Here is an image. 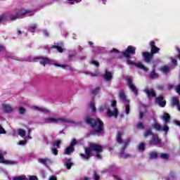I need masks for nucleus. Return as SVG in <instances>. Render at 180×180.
Here are the masks:
<instances>
[{
    "mask_svg": "<svg viewBox=\"0 0 180 180\" xmlns=\"http://www.w3.org/2000/svg\"><path fill=\"white\" fill-rule=\"evenodd\" d=\"M84 153H79V157L82 160L85 161H89L92 157V152H96V158L98 160H102V155L103 153V146L96 143H89V146L84 148Z\"/></svg>",
    "mask_w": 180,
    "mask_h": 180,
    "instance_id": "f257e3e1",
    "label": "nucleus"
},
{
    "mask_svg": "<svg viewBox=\"0 0 180 180\" xmlns=\"http://www.w3.org/2000/svg\"><path fill=\"white\" fill-rule=\"evenodd\" d=\"M122 56L127 58V65H134L136 67V68H139L140 70H143V71H148V68H146L144 65L142 63H136L134 61L130 60L131 58V56H134L136 54V47L133 46H129L125 51L122 52Z\"/></svg>",
    "mask_w": 180,
    "mask_h": 180,
    "instance_id": "f03ea898",
    "label": "nucleus"
},
{
    "mask_svg": "<svg viewBox=\"0 0 180 180\" xmlns=\"http://www.w3.org/2000/svg\"><path fill=\"white\" fill-rule=\"evenodd\" d=\"M85 123H86V124H89V126L92 127V129H94V133H92L91 134H98L103 131L104 124L100 118L94 119L89 117H86Z\"/></svg>",
    "mask_w": 180,
    "mask_h": 180,
    "instance_id": "7ed1b4c3",
    "label": "nucleus"
},
{
    "mask_svg": "<svg viewBox=\"0 0 180 180\" xmlns=\"http://www.w3.org/2000/svg\"><path fill=\"white\" fill-rule=\"evenodd\" d=\"M151 127L153 129H155V130H156L157 131H162V130L163 131H165V133H168V131H169V127H168V125H165L163 126V127H162L161 124L157 122L151 125Z\"/></svg>",
    "mask_w": 180,
    "mask_h": 180,
    "instance_id": "20e7f679",
    "label": "nucleus"
},
{
    "mask_svg": "<svg viewBox=\"0 0 180 180\" xmlns=\"http://www.w3.org/2000/svg\"><path fill=\"white\" fill-rule=\"evenodd\" d=\"M150 146H160L161 144V139L158 136V134H154L149 141Z\"/></svg>",
    "mask_w": 180,
    "mask_h": 180,
    "instance_id": "39448f33",
    "label": "nucleus"
},
{
    "mask_svg": "<svg viewBox=\"0 0 180 180\" xmlns=\"http://www.w3.org/2000/svg\"><path fill=\"white\" fill-rule=\"evenodd\" d=\"M142 56L143 58L144 63H146L147 64L151 63L152 60L154 58V55L150 53V52H143Z\"/></svg>",
    "mask_w": 180,
    "mask_h": 180,
    "instance_id": "423d86ee",
    "label": "nucleus"
},
{
    "mask_svg": "<svg viewBox=\"0 0 180 180\" xmlns=\"http://www.w3.org/2000/svg\"><path fill=\"white\" fill-rule=\"evenodd\" d=\"M32 11L20 9L17 12V15L15 16H13L10 18V20H16L19 16H25V15L30 13Z\"/></svg>",
    "mask_w": 180,
    "mask_h": 180,
    "instance_id": "0eeeda50",
    "label": "nucleus"
},
{
    "mask_svg": "<svg viewBox=\"0 0 180 180\" xmlns=\"http://www.w3.org/2000/svg\"><path fill=\"white\" fill-rule=\"evenodd\" d=\"M149 44L150 47V54L154 56V54H158V53H160V49L155 46V41H150Z\"/></svg>",
    "mask_w": 180,
    "mask_h": 180,
    "instance_id": "6e6552de",
    "label": "nucleus"
},
{
    "mask_svg": "<svg viewBox=\"0 0 180 180\" xmlns=\"http://www.w3.org/2000/svg\"><path fill=\"white\" fill-rule=\"evenodd\" d=\"M155 102L160 106V108H165L167 101L164 100V96H160L155 98Z\"/></svg>",
    "mask_w": 180,
    "mask_h": 180,
    "instance_id": "1a4fd4ad",
    "label": "nucleus"
},
{
    "mask_svg": "<svg viewBox=\"0 0 180 180\" xmlns=\"http://www.w3.org/2000/svg\"><path fill=\"white\" fill-rule=\"evenodd\" d=\"M46 122H52L53 123H56V122H63V123H68V120L65 118H53V117H48L45 118Z\"/></svg>",
    "mask_w": 180,
    "mask_h": 180,
    "instance_id": "9d476101",
    "label": "nucleus"
},
{
    "mask_svg": "<svg viewBox=\"0 0 180 180\" xmlns=\"http://www.w3.org/2000/svg\"><path fill=\"white\" fill-rule=\"evenodd\" d=\"M127 82H128V86L130 88V89L132 91V92H134L135 95H139V90L137 89V88H136V86L133 84V81L131 80V79H128Z\"/></svg>",
    "mask_w": 180,
    "mask_h": 180,
    "instance_id": "9b49d317",
    "label": "nucleus"
},
{
    "mask_svg": "<svg viewBox=\"0 0 180 180\" xmlns=\"http://www.w3.org/2000/svg\"><path fill=\"white\" fill-rule=\"evenodd\" d=\"M34 60H41L39 63L44 67H46V64H50V59L49 58L36 57Z\"/></svg>",
    "mask_w": 180,
    "mask_h": 180,
    "instance_id": "f8f14e48",
    "label": "nucleus"
},
{
    "mask_svg": "<svg viewBox=\"0 0 180 180\" xmlns=\"http://www.w3.org/2000/svg\"><path fill=\"white\" fill-rule=\"evenodd\" d=\"M107 116L108 117H112V116L115 118L119 116V111L117 110V108H115L114 111L110 110V109L107 111Z\"/></svg>",
    "mask_w": 180,
    "mask_h": 180,
    "instance_id": "ddd939ff",
    "label": "nucleus"
},
{
    "mask_svg": "<svg viewBox=\"0 0 180 180\" xmlns=\"http://www.w3.org/2000/svg\"><path fill=\"white\" fill-rule=\"evenodd\" d=\"M120 99L122 101V102H126L127 103H130V100L127 98L126 94L123 90H121L119 93Z\"/></svg>",
    "mask_w": 180,
    "mask_h": 180,
    "instance_id": "4468645a",
    "label": "nucleus"
},
{
    "mask_svg": "<svg viewBox=\"0 0 180 180\" xmlns=\"http://www.w3.org/2000/svg\"><path fill=\"white\" fill-rule=\"evenodd\" d=\"M0 162L1 164H15L14 162L11 160H5V157H4V153L0 150Z\"/></svg>",
    "mask_w": 180,
    "mask_h": 180,
    "instance_id": "2eb2a0df",
    "label": "nucleus"
},
{
    "mask_svg": "<svg viewBox=\"0 0 180 180\" xmlns=\"http://www.w3.org/2000/svg\"><path fill=\"white\" fill-rule=\"evenodd\" d=\"M38 162L42 164L45 167H47L48 164H51V160L49 158H39L38 159Z\"/></svg>",
    "mask_w": 180,
    "mask_h": 180,
    "instance_id": "dca6fc26",
    "label": "nucleus"
},
{
    "mask_svg": "<svg viewBox=\"0 0 180 180\" xmlns=\"http://www.w3.org/2000/svg\"><path fill=\"white\" fill-rule=\"evenodd\" d=\"M144 92L148 95V96H151L152 98H155V91L153 89H146Z\"/></svg>",
    "mask_w": 180,
    "mask_h": 180,
    "instance_id": "f3484780",
    "label": "nucleus"
},
{
    "mask_svg": "<svg viewBox=\"0 0 180 180\" xmlns=\"http://www.w3.org/2000/svg\"><path fill=\"white\" fill-rule=\"evenodd\" d=\"M2 108L4 109V112L6 113H10V112H13V108L12 106L9 105V104H3Z\"/></svg>",
    "mask_w": 180,
    "mask_h": 180,
    "instance_id": "a211bd4d",
    "label": "nucleus"
},
{
    "mask_svg": "<svg viewBox=\"0 0 180 180\" xmlns=\"http://www.w3.org/2000/svg\"><path fill=\"white\" fill-rule=\"evenodd\" d=\"M103 78L104 79H105V81L109 82L111 81V79L113 78V76L112 75V73H110V72L106 70L103 75Z\"/></svg>",
    "mask_w": 180,
    "mask_h": 180,
    "instance_id": "6ab92c4d",
    "label": "nucleus"
},
{
    "mask_svg": "<svg viewBox=\"0 0 180 180\" xmlns=\"http://www.w3.org/2000/svg\"><path fill=\"white\" fill-rule=\"evenodd\" d=\"M179 104V100L176 98V97H173L172 99V107L174 108L175 106H178Z\"/></svg>",
    "mask_w": 180,
    "mask_h": 180,
    "instance_id": "aec40b11",
    "label": "nucleus"
},
{
    "mask_svg": "<svg viewBox=\"0 0 180 180\" xmlns=\"http://www.w3.org/2000/svg\"><path fill=\"white\" fill-rule=\"evenodd\" d=\"M162 119L165 123H168V122L171 120V115H169L167 112H165L163 115Z\"/></svg>",
    "mask_w": 180,
    "mask_h": 180,
    "instance_id": "412c9836",
    "label": "nucleus"
},
{
    "mask_svg": "<svg viewBox=\"0 0 180 180\" xmlns=\"http://www.w3.org/2000/svg\"><path fill=\"white\" fill-rule=\"evenodd\" d=\"M67 162L65 163V165L67 168V169H71L72 165H74V163H72V162H71V159H67Z\"/></svg>",
    "mask_w": 180,
    "mask_h": 180,
    "instance_id": "4be33fe9",
    "label": "nucleus"
},
{
    "mask_svg": "<svg viewBox=\"0 0 180 180\" xmlns=\"http://www.w3.org/2000/svg\"><path fill=\"white\" fill-rule=\"evenodd\" d=\"M117 143H118V144H123V139H122V134L119 131H117Z\"/></svg>",
    "mask_w": 180,
    "mask_h": 180,
    "instance_id": "5701e85b",
    "label": "nucleus"
},
{
    "mask_svg": "<svg viewBox=\"0 0 180 180\" xmlns=\"http://www.w3.org/2000/svg\"><path fill=\"white\" fill-rule=\"evenodd\" d=\"M149 78H150L151 79H155L156 78H158V75L157 74V72H155V70H153L150 72Z\"/></svg>",
    "mask_w": 180,
    "mask_h": 180,
    "instance_id": "b1692460",
    "label": "nucleus"
},
{
    "mask_svg": "<svg viewBox=\"0 0 180 180\" xmlns=\"http://www.w3.org/2000/svg\"><path fill=\"white\" fill-rule=\"evenodd\" d=\"M75 148L74 147L69 146L65 150V154H71V153H74Z\"/></svg>",
    "mask_w": 180,
    "mask_h": 180,
    "instance_id": "393cba45",
    "label": "nucleus"
},
{
    "mask_svg": "<svg viewBox=\"0 0 180 180\" xmlns=\"http://www.w3.org/2000/svg\"><path fill=\"white\" fill-rule=\"evenodd\" d=\"M153 134L154 133L153 132V131H151V129H149L143 134V137L144 139H148V136H153Z\"/></svg>",
    "mask_w": 180,
    "mask_h": 180,
    "instance_id": "a878e982",
    "label": "nucleus"
},
{
    "mask_svg": "<svg viewBox=\"0 0 180 180\" xmlns=\"http://www.w3.org/2000/svg\"><path fill=\"white\" fill-rule=\"evenodd\" d=\"M130 143V141L127 140L124 143V145L122 146V150H121V154H124V150L127 148V146H129Z\"/></svg>",
    "mask_w": 180,
    "mask_h": 180,
    "instance_id": "bb28decb",
    "label": "nucleus"
},
{
    "mask_svg": "<svg viewBox=\"0 0 180 180\" xmlns=\"http://www.w3.org/2000/svg\"><path fill=\"white\" fill-rule=\"evenodd\" d=\"M93 178L94 180H100L101 176L96 172V170L93 171Z\"/></svg>",
    "mask_w": 180,
    "mask_h": 180,
    "instance_id": "cd10ccee",
    "label": "nucleus"
},
{
    "mask_svg": "<svg viewBox=\"0 0 180 180\" xmlns=\"http://www.w3.org/2000/svg\"><path fill=\"white\" fill-rule=\"evenodd\" d=\"M37 25L36 24H32L31 26L29 27L28 30L31 32V33H34Z\"/></svg>",
    "mask_w": 180,
    "mask_h": 180,
    "instance_id": "c85d7f7f",
    "label": "nucleus"
},
{
    "mask_svg": "<svg viewBox=\"0 0 180 180\" xmlns=\"http://www.w3.org/2000/svg\"><path fill=\"white\" fill-rule=\"evenodd\" d=\"M101 92V87H96L94 90L91 91L93 95H98Z\"/></svg>",
    "mask_w": 180,
    "mask_h": 180,
    "instance_id": "c756f323",
    "label": "nucleus"
},
{
    "mask_svg": "<svg viewBox=\"0 0 180 180\" xmlns=\"http://www.w3.org/2000/svg\"><path fill=\"white\" fill-rule=\"evenodd\" d=\"M90 109H91L92 112H96V107H95V103L91 101L89 104Z\"/></svg>",
    "mask_w": 180,
    "mask_h": 180,
    "instance_id": "7c9ffc66",
    "label": "nucleus"
},
{
    "mask_svg": "<svg viewBox=\"0 0 180 180\" xmlns=\"http://www.w3.org/2000/svg\"><path fill=\"white\" fill-rule=\"evenodd\" d=\"M160 158H161L162 160H169V155L167 153H162L160 155Z\"/></svg>",
    "mask_w": 180,
    "mask_h": 180,
    "instance_id": "2f4dec72",
    "label": "nucleus"
},
{
    "mask_svg": "<svg viewBox=\"0 0 180 180\" xmlns=\"http://www.w3.org/2000/svg\"><path fill=\"white\" fill-rule=\"evenodd\" d=\"M150 157L151 160H155V158H158V153L157 152H152L150 154Z\"/></svg>",
    "mask_w": 180,
    "mask_h": 180,
    "instance_id": "473e14b6",
    "label": "nucleus"
},
{
    "mask_svg": "<svg viewBox=\"0 0 180 180\" xmlns=\"http://www.w3.org/2000/svg\"><path fill=\"white\" fill-rule=\"evenodd\" d=\"M52 49H56V50H58V51L59 53H63L64 51V49H63V48L61 46H57V45H53L52 46Z\"/></svg>",
    "mask_w": 180,
    "mask_h": 180,
    "instance_id": "72a5a7b5",
    "label": "nucleus"
},
{
    "mask_svg": "<svg viewBox=\"0 0 180 180\" xmlns=\"http://www.w3.org/2000/svg\"><path fill=\"white\" fill-rule=\"evenodd\" d=\"M60 144H61V141L57 140L53 143V147H56V148H60Z\"/></svg>",
    "mask_w": 180,
    "mask_h": 180,
    "instance_id": "f704fd0d",
    "label": "nucleus"
},
{
    "mask_svg": "<svg viewBox=\"0 0 180 180\" xmlns=\"http://www.w3.org/2000/svg\"><path fill=\"white\" fill-rule=\"evenodd\" d=\"M146 149V144L144 143H141L139 146V151H144Z\"/></svg>",
    "mask_w": 180,
    "mask_h": 180,
    "instance_id": "c9c22d12",
    "label": "nucleus"
},
{
    "mask_svg": "<svg viewBox=\"0 0 180 180\" xmlns=\"http://www.w3.org/2000/svg\"><path fill=\"white\" fill-rule=\"evenodd\" d=\"M53 65H55V67H61V68H63V70H65L67 67H70L68 65H61L58 63H54Z\"/></svg>",
    "mask_w": 180,
    "mask_h": 180,
    "instance_id": "e433bc0d",
    "label": "nucleus"
},
{
    "mask_svg": "<svg viewBox=\"0 0 180 180\" xmlns=\"http://www.w3.org/2000/svg\"><path fill=\"white\" fill-rule=\"evenodd\" d=\"M18 134L21 137H25V136H26V131H25V130H23V129H19Z\"/></svg>",
    "mask_w": 180,
    "mask_h": 180,
    "instance_id": "4c0bfd02",
    "label": "nucleus"
},
{
    "mask_svg": "<svg viewBox=\"0 0 180 180\" xmlns=\"http://www.w3.org/2000/svg\"><path fill=\"white\" fill-rule=\"evenodd\" d=\"M125 112L127 115H129L130 113V103H127L125 106Z\"/></svg>",
    "mask_w": 180,
    "mask_h": 180,
    "instance_id": "58836bf2",
    "label": "nucleus"
},
{
    "mask_svg": "<svg viewBox=\"0 0 180 180\" xmlns=\"http://www.w3.org/2000/svg\"><path fill=\"white\" fill-rule=\"evenodd\" d=\"M136 127L137 129H140L141 130H143L144 129V124H143V122H139L136 124Z\"/></svg>",
    "mask_w": 180,
    "mask_h": 180,
    "instance_id": "ea45409f",
    "label": "nucleus"
},
{
    "mask_svg": "<svg viewBox=\"0 0 180 180\" xmlns=\"http://www.w3.org/2000/svg\"><path fill=\"white\" fill-rule=\"evenodd\" d=\"M162 72H165V74H167V72H169V68L167 66H164L162 68Z\"/></svg>",
    "mask_w": 180,
    "mask_h": 180,
    "instance_id": "a19ab883",
    "label": "nucleus"
},
{
    "mask_svg": "<svg viewBox=\"0 0 180 180\" xmlns=\"http://www.w3.org/2000/svg\"><path fill=\"white\" fill-rule=\"evenodd\" d=\"M169 175V177L172 178V180L176 179V176H175V172H170Z\"/></svg>",
    "mask_w": 180,
    "mask_h": 180,
    "instance_id": "79ce46f5",
    "label": "nucleus"
},
{
    "mask_svg": "<svg viewBox=\"0 0 180 180\" xmlns=\"http://www.w3.org/2000/svg\"><path fill=\"white\" fill-rule=\"evenodd\" d=\"M25 112H26V109H25V108L20 107V108H19L20 115H25Z\"/></svg>",
    "mask_w": 180,
    "mask_h": 180,
    "instance_id": "37998d69",
    "label": "nucleus"
},
{
    "mask_svg": "<svg viewBox=\"0 0 180 180\" xmlns=\"http://www.w3.org/2000/svg\"><path fill=\"white\" fill-rule=\"evenodd\" d=\"M6 16H8V14H3L2 15H0V22H2V20H6Z\"/></svg>",
    "mask_w": 180,
    "mask_h": 180,
    "instance_id": "c03bdc74",
    "label": "nucleus"
},
{
    "mask_svg": "<svg viewBox=\"0 0 180 180\" xmlns=\"http://www.w3.org/2000/svg\"><path fill=\"white\" fill-rule=\"evenodd\" d=\"M0 134H6V131L0 125Z\"/></svg>",
    "mask_w": 180,
    "mask_h": 180,
    "instance_id": "a18cd8bd",
    "label": "nucleus"
},
{
    "mask_svg": "<svg viewBox=\"0 0 180 180\" xmlns=\"http://www.w3.org/2000/svg\"><path fill=\"white\" fill-rule=\"evenodd\" d=\"M13 180H25L26 179L23 176H15V177H13Z\"/></svg>",
    "mask_w": 180,
    "mask_h": 180,
    "instance_id": "49530a36",
    "label": "nucleus"
},
{
    "mask_svg": "<svg viewBox=\"0 0 180 180\" xmlns=\"http://www.w3.org/2000/svg\"><path fill=\"white\" fill-rule=\"evenodd\" d=\"M77 144V139H73L70 143V146L74 147Z\"/></svg>",
    "mask_w": 180,
    "mask_h": 180,
    "instance_id": "de8ad7c7",
    "label": "nucleus"
},
{
    "mask_svg": "<svg viewBox=\"0 0 180 180\" xmlns=\"http://www.w3.org/2000/svg\"><path fill=\"white\" fill-rule=\"evenodd\" d=\"M52 153L54 155H58V150L57 148H52Z\"/></svg>",
    "mask_w": 180,
    "mask_h": 180,
    "instance_id": "09e8293b",
    "label": "nucleus"
},
{
    "mask_svg": "<svg viewBox=\"0 0 180 180\" xmlns=\"http://www.w3.org/2000/svg\"><path fill=\"white\" fill-rule=\"evenodd\" d=\"M72 58H75V54H74V53L69 54L68 59L69 60H72Z\"/></svg>",
    "mask_w": 180,
    "mask_h": 180,
    "instance_id": "8fccbe9b",
    "label": "nucleus"
},
{
    "mask_svg": "<svg viewBox=\"0 0 180 180\" xmlns=\"http://www.w3.org/2000/svg\"><path fill=\"white\" fill-rule=\"evenodd\" d=\"M176 92L180 95V84H178L176 87Z\"/></svg>",
    "mask_w": 180,
    "mask_h": 180,
    "instance_id": "3c124183",
    "label": "nucleus"
},
{
    "mask_svg": "<svg viewBox=\"0 0 180 180\" xmlns=\"http://www.w3.org/2000/svg\"><path fill=\"white\" fill-rule=\"evenodd\" d=\"M91 64H94L97 68L99 67V62H96V60H92Z\"/></svg>",
    "mask_w": 180,
    "mask_h": 180,
    "instance_id": "603ef678",
    "label": "nucleus"
},
{
    "mask_svg": "<svg viewBox=\"0 0 180 180\" xmlns=\"http://www.w3.org/2000/svg\"><path fill=\"white\" fill-rule=\"evenodd\" d=\"M172 63L173 65H175V67H176V65H178V60H176V59H172Z\"/></svg>",
    "mask_w": 180,
    "mask_h": 180,
    "instance_id": "864d4df0",
    "label": "nucleus"
},
{
    "mask_svg": "<svg viewBox=\"0 0 180 180\" xmlns=\"http://www.w3.org/2000/svg\"><path fill=\"white\" fill-rule=\"evenodd\" d=\"M43 34H44V36H46V37H49V32H47V30H44Z\"/></svg>",
    "mask_w": 180,
    "mask_h": 180,
    "instance_id": "5fc2aeb1",
    "label": "nucleus"
},
{
    "mask_svg": "<svg viewBox=\"0 0 180 180\" xmlns=\"http://www.w3.org/2000/svg\"><path fill=\"white\" fill-rule=\"evenodd\" d=\"M158 89H159V91H164V86L162 85H158Z\"/></svg>",
    "mask_w": 180,
    "mask_h": 180,
    "instance_id": "6e6d98bb",
    "label": "nucleus"
},
{
    "mask_svg": "<svg viewBox=\"0 0 180 180\" xmlns=\"http://www.w3.org/2000/svg\"><path fill=\"white\" fill-rule=\"evenodd\" d=\"M29 180H38L36 176H31Z\"/></svg>",
    "mask_w": 180,
    "mask_h": 180,
    "instance_id": "4d7b16f0",
    "label": "nucleus"
},
{
    "mask_svg": "<svg viewBox=\"0 0 180 180\" xmlns=\"http://www.w3.org/2000/svg\"><path fill=\"white\" fill-rule=\"evenodd\" d=\"M110 53H119V50L116 49H112L111 51H110Z\"/></svg>",
    "mask_w": 180,
    "mask_h": 180,
    "instance_id": "13d9d810",
    "label": "nucleus"
},
{
    "mask_svg": "<svg viewBox=\"0 0 180 180\" xmlns=\"http://www.w3.org/2000/svg\"><path fill=\"white\" fill-rule=\"evenodd\" d=\"M117 104V102H116V101H113L111 103V105L112 106V108H115Z\"/></svg>",
    "mask_w": 180,
    "mask_h": 180,
    "instance_id": "bf43d9fd",
    "label": "nucleus"
},
{
    "mask_svg": "<svg viewBox=\"0 0 180 180\" xmlns=\"http://www.w3.org/2000/svg\"><path fill=\"white\" fill-rule=\"evenodd\" d=\"M139 117H140V119H143V117H144V112H139Z\"/></svg>",
    "mask_w": 180,
    "mask_h": 180,
    "instance_id": "052dcab7",
    "label": "nucleus"
},
{
    "mask_svg": "<svg viewBox=\"0 0 180 180\" xmlns=\"http://www.w3.org/2000/svg\"><path fill=\"white\" fill-rule=\"evenodd\" d=\"M26 143V141H19L18 144L20 146H23V144H25Z\"/></svg>",
    "mask_w": 180,
    "mask_h": 180,
    "instance_id": "680f3d73",
    "label": "nucleus"
},
{
    "mask_svg": "<svg viewBox=\"0 0 180 180\" xmlns=\"http://www.w3.org/2000/svg\"><path fill=\"white\" fill-rule=\"evenodd\" d=\"M174 124H176V126H179L180 127V121H178V120L174 121Z\"/></svg>",
    "mask_w": 180,
    "mask_h": 180,
    "instance_id": "e2e57ef3",
    "label": "nucleus"
},
{
    "mask_svg": "<svg viewBox=\"0 0 180 180\" xmlns=\"http://www.w3.org/2000/svg\"><path fill=\"white\" fill-rule=\"evenodd\" d=\"M49 180H57V177H56V176H52L49 178Z\"/></svg>",
    "mask_w": 180,
    "mask_h": 180,
    "instance_id": "0e129e2a",
    "label": "nucleus"
},
{
    "mask_svg": "<svg viewBox=\"0 0 180 180\" xmlns=\"http://www.w3.org/2000/svg\"><path fill=\"white\" fill-rule=\"evenodd\" d=\"M98 110H99L100 112H103V110H105V107H100V108H98Z\"/></svg>",
    "mask_w": 180,
    "mask_h": 180,
    "instance_id": "69168bd1",
    "label": "nucleus"
},
{
    "mask_svg": "<svg viewBox=\"0 0 180 180\" xmlns=\"http://www.w3.org/2000/svg\"><path fill=\"white\" fill-rule=\"evenodd\" d=\"M91 77H98V72L96 73H91Z\"/></svg>",
    "mask_w": 180,
    "mask_h": 180,
    "instance_id": "338daca9",
    "label": "nucleus"
},
{
    "mask_svg": "<svg viewBox=\"0 0 180 180\" xmlns=\"http://www.w3.org/2000/svg\"><path fill=\"white\" fill-rule=\"evenodd\" d=\"M82 180H89V178L87 176H84L82 179Z\"/></svg>",
    "mask_w": 180,
    "mask_h": 180,
    "instance_id": "774afa93",
    "label": "nucleus"
}]
</instances>
